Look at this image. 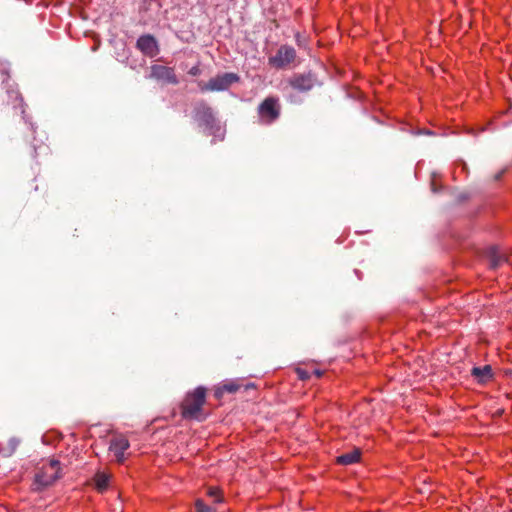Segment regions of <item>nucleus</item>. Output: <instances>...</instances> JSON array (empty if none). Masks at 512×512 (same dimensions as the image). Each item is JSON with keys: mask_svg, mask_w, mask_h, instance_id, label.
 Listing matches in <instances>:
<instances>
[{"mask_svg": "<svg viewBox=\"0 0 512 512\" xmlns=\"http://www.w3.org/2000/svg\"><path fill=\"white\" fill-rule=\"evenodd\" d=\"M206 403V389L197 387L193 392L188 393L181 404V415L186 419L203 418L202 408Z\"/></svg>", "mask_w": 512, "mask_h": 512, "instance_id": "f257e3e1", "label": "nucleus"}, {"mask_svg": "<svg viewBox=\"0 0 512 512\" xmlns=\"http://www.w3.org/2000/svg\"><path fill=\"white\" fill-rule=\"evenodd\" d=\"M61 477L60 462L51 458L43 462L34 477V485L37 489L45 488L54 484Z\"/></svg>", "mask_w": 512, "mask_h": 512, "instance_id": "f03ea898", "label": "nucleus"}, {"mask_svg": "<svg viewBox=\"0 0 512 512\" xmlns=\"http://www.w3.org/2000/svg\"><path fill=\"white\" fill-rule=\"evenodd\" d=\"M240 81V76L233 72L218 74L211 78L208 82H197L198 89L201 92L208 91H224L228 90L233 83Z\"/></svg>", "mask_w": 512, "mask_h": 512, "instance_id": "7ed1b4c3", "label": "nucleus"}, {"mask_svg": "<svg viewBox=\"0 0 512 512\" xmlns=\"http://www.w3.org/2000/svg\"><path fill=\"white\" fill-rule=\"evenodd\" d=\"M281 104L277 96H266L258 107V118L263 124H271L278 120Z\"/></svg>", "mask_w": 512, "mask_h": 512, "instance_id": "20e7f679", "label": "nucleus"}, {"mask_svg": "<svg viewBox=\"0 0 512 512\" xmlns=\"http://www.w3.org/2000/svg\"><path fill=\"white\" fill-rule=\"evenodd\" d=\"M297 59L295 48L290 45H281L276 54L268 58V64L277 70L294 64Z\"/></svg>", "mask_w": 512, "mask_h": 512, "instance_id": "39448f33", "label": "nucleus"}, {"mask_svg": "<svg viewBox=\"0 0 512 512\" xmlns=\"http://www.w3.org/2000/svg\"><path fill=\"white\" fill-rule=\"evenodd\" d=\"M129 447L130 444L125 435L115 434L110 438L108 452L114 456L116 462L124 463Z\"/></svg>", "mask_w": 512, "mask_h": 512, "instance_id": "423d86ee", "label": "nucleus"}, {"mask_svg": "<svg viewBox=\"0 0 512 512\" xmlns=\"http://www.w3.org/2000/svg\"><path fill=\"white\" fill-rule=\"evenodd\" d=\"M150 77L152 79L162 81L169 84H178L179 79L175 73V70L171 68V66L161 65V64H153L151 66V74Z\"/></svg>", "mask_w": 512, "mask_h": 512, "instance_id": "0eeeda50", "label": "nucleus"}, {"mask_svg": "<svg viewBox=\"0 0 512 512\" xmlns=\"http://www.w3.org/2000/svg\"><path fill=\"white\" fill-rule=\"evenodd\" d=\"M195 116L198 121L205 124L206 127H213L215 124V116L212 108L204 101L196 103Z\"/></svg>", "mask_w": 512, "mask_h": 512, "instance_id": "6e6552de", "label": "nucleus"}, {"mask_svg": "<svg viewBox=\"0 0 512 512\" xmlns=\"http://www.w3.org/2000/svg\"><path fill=\"white\" fill-rule=\"evenodd\" d=\"M136 46L145 55L151 57L156 55L158 52L157 42L155 41L153 35L147 34L140 36L136 42Z\"/></svg>", "mask_w": 512, "mask_h": 512, "instance_id": "1a4fd4ad", "label": "nucleus"}, {"mask_svg": "<svg viewBox=\"0 0 512 512\" xmlns=\"http://www.w3.org/2000/svg\"><path fill=\"white\" fill-rule=\"evenodd\" d=\"M242 387L247 390L251 387H254V385L253 384L243 385L242 381L239 379L225 380L221 384V386H219L217 388L216 394L223 395L225 393H227V394L237 393V391L241 390Z\"/></svg>", "mask_w": 512, "mask_h": 512, "instance_id": "9d476101", "label": "nucleus"}, {"mask_svg": "<svg viewBox=\"0 0 512 512\" xmlns=\"http://www.w3.org/2000/svg\"><path fill=\"white\" fill-rule=\"evenodd\" d=\"M289 83L294 90L300 92L311 90L314 84L311 75L306 74H295L293 78L289 80Z\"/></svg>", "mask_w": 512, "mask_h": 512, "instance_id": "9b49d317", "label": "nucleus"}, {"mask_svg": "<svg viewBox=\"0 0 512 512\" xmlns=\"http://www.w3.org/2000/svg\"><path fill=\"white\" fill-rule=\"evenodd\" d=\"M471 375L477 378L479 383H486V381L493 377L492 368L490 365L473 367L471 370Z\"/></svg>", "mask_w": 512, "mask_h": 512, "instance_id": "f8f14e48", "label": "nucleus"}, {"mask_svg": "<svg viewBox=\"0 0 512 512\" xmlns=\"http://www.w3.org/2000/svg\"><path fill=\"white\" fill-rule=\"evenodd\" d=\"M111 475L107 472H97L93 477V482L95 485V488L98 492L103 493L107 491L109 487V481H110Z\"/></svg>", "mask_w": 512, "mask_h": 512, "instance_id": "ddd939ff", "label": "nucleus"}, {"mask_svg": "<svg viewBox=\"0 0 512 512\" xmlns=\"http://www.w3.org/2000/svg\"><path fill=\"white\" fill-rule=\"evenodd\" d=\"M361 458V451L358 448H354L353 451L339 455L337 457V463L340 465H351L358 463Z\"/></svg>", "mask_w": 512, "mask_h": 512, "instance_id": "4468645a", "label": "nucleus"}, {"mask_svg": "<svg viewBox=\"0 0 512 512\" xmlns=\"http://www.w3.org/2000/svg\"><path fill=\"white\" fill-rule=\"evenodd\" d=\"M9 98L12 101L13 109L19 111L21 115L25 114V103L19 91H9Z\"/></svg>", "mask_w": 512, "mask_h": 512, "instance_id": "2eb2a0df", "label": "nucleus"}, {"mask_svg": "<svg viewBox=\"0 0 512 512\" xmlns=\"http://www.w3.org/2000/svg\"><path fill=\"white\" fill-rule=\"evenodd\" d=\"M206 494L212 497L215 503H221L223 501V495L220 488L211 486L208 488Z\"/></svg>", "mask_w": 512, "mask_h": 512, "instance_id": "dca6fc26", "label": "nucleus"}, {"mask_svg": "<svg viewBox=\"0 0 512 512\" xmlns=\"http://www.w3.org/2000/svg\"><path fill=\"white\" fill-rule=\"evenodd\" d=\"M294 370L298 378L301 380H307L311 378V369L309 368L298 366Z\"/></svg>", "mask_w": 512, "mask_h": 512, "instance_id": "f3484780", "label": "nucleus"}, {"mask_svg": "<svg viewBox=\"0 0 512 512\" xmlns=\"http://www.w3.org/2000/svg\"><path fill=\"white\" fill-rule=\"evenodd\" d=\"M195 506L196 512H215V510L212 509V507L206 505L203 500H200V498L196 500Z\"/></svg>", "mask_w": 512, "mask_h": 512, "instance_id": "a211bd4d", "label": "nucleus"}, {"mask_svg": "<svg viewBox=\"0 0 512 512\" xmlns=\"http://www.w3.org/2000/svg\"><path fill=\"white\" fill-rule=\"evenodd\" d=\"M188 74L192 75V76H198L201 74V69H200V65L199 64H196L194 66H192L189 71H188Z\"/></svg>", "mask_w": 512, "mask_h": 512, "instance_id": "6ab92c4d", "label": "nucleus"}, {"mask_svg": "<svg viewBox=\"0 0 512 512\" xmlns=\"http://www.w3.org/2000/svg\"><path fill=\"white\" fill-rule=\"evenodd\" d=\"M323 375V372L321 369L318 368H310V377L315 376L316 378H321Z\"/></svg>", "mask_w": 512, "mask_h": 512, "instance_id": "aec40b11", "label": "nucleus"}, {"mask_svg": "<svg viewBox=\"0 0 512 512\" xmlns=\"http://www.w3.org/2000/svg\"><path fill=\"white\" fill-rule=\"evenodd\" d=\"M0 73H1V78H2L3 82L8 79L9 73H8V71L5 68L0 70Z\"/></svg>", "mask_w": 512, "mask_h": 512, "instance_id": "412c9836", "label": "nucleus"}, {"mask_svg": "<svg viewBox=\"0 0 512 512\" xmlns=\"http://www.w3.org/2000/svg\"><path fill=\"white\" fill-rule=\"evenodd\" d=\"M295 38H296V41L299 43V40H300V34H299V33H297V34L295 35Z\"/></svg>", "mask_w": 512, "mask_h": 512, "instance_id": "4be33fe9", "label": "nucleus"}]
</instances>
